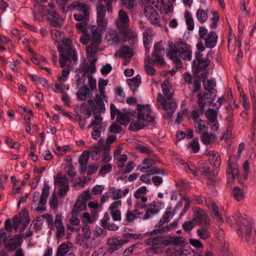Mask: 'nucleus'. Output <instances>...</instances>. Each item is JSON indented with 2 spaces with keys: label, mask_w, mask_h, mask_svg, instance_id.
Listing matches in <instances>:
<instances>
[{
  "label": "nucleus",
  "mask_w": 256,
  "mask_h": 256,
  "mask_svg": "<svg viewBox=\"0 0 256 256\" xmlns=\"http://www.w3.org/2000/svg\"><path fill=\"white\" fill-rule=\"evenodd\" d=\"M192 48L190 45L185 42H176L174 44L170 42L167 54L168 57L171 60L178 68L183 66L181 59L190 60L192 58Z\"/></svg>",
  "instance_id": "obj_1"
},
{
  "label": "nucleus",
  "mask_w": 256,
  "mask_h": 256,
  "mask_svg": "<svg viewBox=\"0 0 256 256\" xmlns=\"http://www.w3.org/2000/svg\"><path fill=\"white\" fill-rule=\"evenodd\" d=\"M164 94L166 99L160 93L157 96V104L158 107L168 112L166 117L170 118L176 108V104L175 102L172 100V94L170 92V86L168 81H164L162 85Z\"/></svg>",
  "instance_id": "obj_2"
},
{
  "label": "nucleus",
  "mask_w": 256,
  "mask_h": 256,
  "mask_svg": "<svg viewBox=\"0 0 256 256\" xmlns=\"http://www.w3.org/2000/svg\"><path fill=\"white\" fill-rule=\"evenodd\" d=\"M57 48L60 55L59 62L62 68L66 66L67 62L77 61L76 50L72 47L70 38L62 39L61 44L57 46Z\"/></svg>",
  "instance_id": "obj_3"
},
{
  "label": "nucleus",
  "mask_w": 256,
  "mask_h": 256,
  "mask_svg": "<svg viewBox=\"0 0 256 256\" xmlns=\"http://www.w3.org/2000/svg\"><path fill=\"white\" fill-rule=\"evenodd\" d=\"M137 120L132 122L129 126V130L132 131H138L148 122H153L154 118L151 115L152 111L150 106L148 104H137Z\"/></svg>",
  "instance_id": "obj_4"
},
{
  "label": "nucleus",
  "mask_w": 256,
  "mask_h": 256,
  "mask_svg": "<svg viewBox=\"0 0 256 256\" xmlns=\"http://www.w3.org/2000/svg\"><path fill=\"white\" fill-rule=\"evenodd\" d=\"M195 59L192 62L193 74L196 76L200 72H202L198 76V78L204 80L208 76V72L206 69L210 64V60L208 57L204 58L203 54L198 52L195 53Z\"/></svg>",
  "instance_id": "obj_5"
},
{
  "label": "nucleus",
  "mask_w": 256,
  "mask_h": 256,
  "mask_svg": "<svg viewBox=\"0 0 256 256\" xmlns=\"http://www.w3.org/2000/svg\"><path fill=\"white\" fill-rule=\"evenodd\" d=\"M238 234L246 242L252 244L256 237V230L251 222L247 218H242V220L238 230Z\"/></svg>",
  "instance_id": "obj_6"
},
{
  "label": "nucleus",
  "mask_w": 256,
  "mask_h": 256,
  "mask_svg": "<svg viewBox=\"0 0 256 256\" xmlns=\"http://www.w3.org/2000/svg\"><path fill=\"white\" fill-rule=\"evenodd\" d=\"M67 8L70 12H76L74 14L76 20H85L89 16L90 8L88 6L79 1H74L67 6Z\"/></svg>",
  "instance_id": "obj_7"
},
{
  "label": "nucleus",
  "mask_w": 256,
  "mask_h": 256,
  "mask_svg": "<svg viewBox=\"0 0 256 256\" xmlns=\"http://www.w3.org/2000/svg\"><path fill=\"white\" fill-rule=\"evenodd\" d=\"M142 165L138 166V168L142 172L150 173L151 174H164V170L160 169L153 164L152 159L146 158L144 160Z\"/></svg>",
  "instance_id": "obj_8"
},
{
  "label": "nucleus",
  "mask_w": 256,
  "mask_h": 256,
  "mask_svg": "<svg viewBox=\"0 0 256 256\" xmlns=\"http://www.w3.org/2000/svg\"><path fill=\"white\" fill-rule=\"evenodd\" d=\"M235 158V156H231L228 160L226 175L228 182H232L239 176V169Z\"/></svg>",
  "instance_id": "obj_9"
},
{
  "label": "nucleus",
  "mask_w": 256,
  "mask_h": 256,
  "mask_svg": "<svg viewBox=\"0 0 256 256\" xmlns=\"http://www.w3.org/2000/svg\"><path fill=\"white\" fill-rule=\"evenodd\" d=\"M145 243L148 246H152V250L154 254H157L160 252V248L157 246L161 244L164 246L170 244V240H164L162 236H156L151 237L145 240Z\"/></svg>",
  "instance_id": "obj_10"
},
{
  "label": "nucleus",
  "mask_w": 256,
  "mask_h": 256,
  "mask_svg": "<svg viewBox=\"0 0 256 256\" xmlns=\"http://www.w3.org/2000/svg\"><path fill=\"white\" fill-rule=\"evenodd\" d=\"M164 48L161 46V44L157 42L154 46V50L152 54V58H148V63L156 64H163L164 60L162 56V53L164 52Z\"/></svg>",
  "instance_id": "obj_11"
},
{
  "label": "nucleus",
  "mask_w": 256,
  "mask_h": 256,
  "mask_svg": "<svg viewBox=\"0 0 256 256\" xmlns=\"http://www.w3.org/2000/svg\"><path fill=\"white\" fill-rule=\"evenodd\" d=\"M145 16L150 22L156 26H160V18L157 12L151 6H148L144 9Z\"/></svg>",
  "instance_id": "obj_12"
},
{
  "label": "nucleus",
  "mask_w": 256,
  "mask_h": 256,
  "mask_svg": "<svg viewBox=\"0 0 256 256\" xmlns=\"http://www.w3.org/2000/svg\"><path fill=\"white\" fill-rule=\"evenodd\" d=\"M116 26L120 31H123L130 26V19L127 13L122 10L118 12V16L116 20Z\"/></svg>",
  "instance_id": "obj_13"
},
{
  "label": "nucleus",
  "mask_w": 256,
  "mask_h": 256,
  "mask_svg": "<svg viewBox=\"0 0 256 256\" xmlns=\"http://www.w3.org/2000/svg\"><path fill=\"white\" fill-rule=\"evenodd\" d=\"M20 236L17 234L13 238L4 237L3 239L4 246L6 249L12 251L22 244Z\"/></svg>",
  "instance_id": "obj_14"
},
{
  "label": "nucleus",
  "mask_w": 256,
  "mask_h": 256,
  "mask_svg": "<svg viewBox=\"0 0 256 256\" xmlns=\"http://www.w3.org/2000/svg\"><path fill=\"white\" fill-rule=\"evenodd\" d=\"M192 220L197 224L202 226L210 224L208 215L200 208H197L196 210Z\"/></svg>",
  "instance_id": "obj_15"
},
{
  "label": "nucleus",
  "mask_w": 256,
  "mask_h": 256,
  "mask_svg": "<svg viewBox=\"0 0 256 256\" xmlns=\"http://www.w3.org/2000/svg\"><path fill=\"white\" fill-rule=\"evenodd\" d=\"M202 80L204 82V88L206 90L205 92H208L209 94L212 96L210 100H208V102L211 104L216 96V90L214 88L216 86V82L211 80L205 82V79L204 80Z\"/></svg>",
  "instance_id": "obj_16"
},
{
  "label": "nucleus",
  "mask_w": 256,
  "mask_h": 256,
  "mask_svg": "<svg viewBox=\"0 0 256 256\" xmlns=\"http://www.w3.org/2000/svg\"><path fill=\"white\" fill-rule=\"evenodd\" d=\"M126 240H120L118 238H110L107 241V244L109 246L108 250L109 252H112L118 249L126 242Z\"/></svg>",
  "instance_id": "obj_17"
},
{
  "label": "nucleus",
  "mask_w": 256,
  "mask_h": 256,
  "mask_svg": "<svg viewBox=\"0 0 256 256\" xmlns=\"http://www.w3.org/2000/svg\"><path fill=\"white\" fill-rule=\"evenodd\" d=\"M106 38L108 41H112L116 44L122 43L126 41L125 38H124L118 32L113 30H111L108 32Z\"/></svg>",
  "instance_id": "obj_18"
},
{
  "label": "nucleus",
  "mask_w": 256,
  "mask_h": 256,
  "mask_svg": "<svg viewBox=\"0 0 256 256\" xmlns=\"http://www.w3.org/2000/svg\"><path fill=\"white\" fill-rule=\"evenodd\" d=\"M160 211L159 206L156 204L155 202H152L148 204V206L146 208V212L143 216L144 220H147L156 214H158Z\"/></svg>",
  "instance_id": "obj_19"
},
{
  "label": "nucleus",
  "mask_w": 256,
  "mask_h": 256,
  "mask_svg": "<svg viewBox=\"0 0 256 256\" xmlns=\"http://www.w3.org/2000/svg\"><path fill=\"white\" fill-rule=\"evenodd\" d=\"M122 34H123L124 38L130 42V44H134L137 41V34L136 32L129 28L123 31H120Z\"/></svg>",
  "instance_id": "obj_20"
},
{
  "label": "nucleus",
  "mask_w": 256,
  "mask_h": 256,
  "mask_svg": "<svg viewBox=\"0 0 256 256\" xmlns=\"http://www.w3.org/2000/svg\"><path fill=\"white\" fill-rule=\"evenodd\" d=\"M199 173L202 176L206 177L208 179L207 183L208 184H213L216 176L214 172L211 171L209 168L206 166L204 167L202 170H198Z\"/></svg>",
  "instance_id": "obj_21"
},
{
  "label": "nucleus",
  "mask_w": 256,
  "mask_h": 256,
  "mask_svg": "<svg viewBox=\"0 0 256 256\" xmlns=\"http://www.w3.org/2000/svg\"><path fill=\"white\" fill-rule=\"evenodd\" d=\"M141 214L138 212V209L133 210H128L125 214V220L124 223L125 225L130 224Z\"/></svg>",
  "instance_id": "obj_22"
},
{
  "label": "nucleus",
  "mask_w": 256,
  "mask_h": 256,
  "mask_svg": "<svg viewBox=\"0 0 256 256\" xmlns=\"http://www.w3.org/2000/svg\"><path fill=\"white\" fill-rule=\"evenodd\" d=\"M202 142L206 146H212L214 143L216 137L212 133H208L207 131L204 132L200 137Z\"/></svg>",
  "instance_id": "obj_23"
},
{
  "label": "nucleus",
  "mask_w": 256,
  "mask_h": 256,
  "mask_svg": "<svg viewBox=\"0 0 256 256\" xmlns=\"http://www.w3.org/2000/svg\"><path fill=\"white\" fill-rule=\"evenodd\" d=\"M204 40L206 46L208 48H212L216 44L218 36L216 32H211Z\"/></svg>",
  "instance_id": "obj_24"
},
{
  "label": "nucleus",
  "mask_w": 256,
  "mask_h": 256,
  "mask_svg": "<svg viewBox=\"0 0 256 256\" xmlns=\"http://www.w3.org/2000/svg\"><path fill=\"white\" fill-rule=\"evenodd\" d=\"M210 224L202 226L197 230L196 233L200 239L206 240L210 236Z\"/></svg>",
  "instance_id": "obj_25"
},
{
  "label": "nucleus",
  "mask_w": 256,
  "mask_h": 256,
  "mask_svg": "<svg viewBox=\"0 0 256 256\" xmlns=\"http://www.w3.org/2000/svg\"><path fill=\"white\" fill-rule=\"evenodd\" d=\"M92 92L86 85L80 88L76 92V96L78 100H84L87 97H89Z\"/></svg>",
  "instance_id": "obj_26"
},
{
  "label": "nucleus",
  "mask_w": 256,
  "mask_h": 256,
  "mask_svg": "<svg viewBox=\"0 0 256 256\" xmlns=\"http://www.w3.org/2000/svg\"><path fill=\"white\" fill-rule=\"evenodd\" d=\"M128 114H124L119 110L118 116H117L116 120L118 122L120 123L121 125H126L130 122L129 116L128 114L131 116H134L136 114V112H132V113L128 112Z\"/></svg>",
  "instance_id": "obj_27"
},
{
  "label": "nucleus",
  "mask_w": 256,
  "mask_h": 256,
  "mask_svg": "<svg viewBox=\"0 0 256 256\" xmlns=\"http://www.w3.org/2000/svg\"><path fill=\"white\" fill-rule=\"evenodd\" d=\"M89 31H90L92 35L90 36V40L96 44H100L102 40V36L98 30V28L96 26H92L90 27Z\"/></svg>",
  "instance_id": "obj_28"
},
{
  "label": "nucleus",
  "mask_w": 256,
  "mask_h": 256,
  "mask_svg": "<svg viewBox=\"0 0 256 256\" xmlns=\"http://www.w3.org/2000/svg\"><path fill=\"white\" fill-rule=\"evenodd\" d=\"M207 207L211 210L214 218H217L219 222H222V218L218 211V207L214 202H208Z\"/></svg>",
  "instance_id": "obj_29"
},
{
  "label": "nucleus",
  "mask_w": 256,
  "mask_h": 256,
  "mask_svg": "<svg viewBox=\"0 0 256 256\" xmlns=\"http://www.w3.org/2000/svg\"><path fill=\"white\" fill-rule=\"evenodd\" d=\"M50 194V186L44 183L42 190L41 196L40 198L39 204L44 206L47 202V198Z\"/></svg>",
  "instance_id": "obj_30"
},
{
  "label": "nucleus",
  "mask_w": 256,
  "mask_h": 256,
  "mask_svg": "<svg viewBox=\"0 0 256 256\" xmlns=\"http://www.w3.org/2000/svg\"><path fill=\"white\" fill-rule=\"evenodd\" d=\"M143 42L144 46L147 48L152 40L153 32L150 28H146L143 34Z\"/></svg>",
  "instance_id": "obj_31"
},
{
  "label": "nucleus",
  "mask_w": 256,
  "mask_h": 256,
  "mask_svg": "<svg viewBox=\"0 0 256 256\" xmlns=\"http://www.w3.org/2000/svg\"><path fill=\"white\" fill-rule=\"evenodd\" d=\"M174 214V213L172 211L171 208H168L167 210L164 214L162 218L159 220L157 224V226L158 227H161L165 223H168L169 222V219L170 218H172Z\"/></svg>",
  "instance_id": "obj_32"
},
{
  "label": "nucleus",
  "mask_w": 256,
  "mask_h": 256,
  "mask_svg": "<svg viewBox=\"0 0 256 256\" xmlns=\"http://www.w3.org/2000/svg\"><path fill=\"white\" fill-rule=\"evenodd\" d=\"M128 84L134 92H136L141 83V77L139 75L128 80Z\"/></svg>",
  "instance_id": "obj_33"
},
{
  "label": "nucleus",
  "mask_w": 256,
  "mask_h": 256,
  "mask_svg": "<svg viewBox=\"0 0 256 256\" xmlns=\"http://www.w3.org/2000/svg\"><path fill=\"white\" fill-rule=\"evenodd\" d=\"M208 10H204L199 8L196 12V16L200 24L204 23L208 18Z\"/></svg>",
  "instance_id": "obj_34"
},
{
  "label": "nucleus",
  "mask_w": 256,
  "mask_h": 256,
  "mask_svg": "<svg viewBox=\"0 0 256 256\" xmlns=\"http://www.w3.org/2000/svg\"><path fill=\"white\" fill-rule=\"evenodd\" d=\"M134 55L133 49L126 46H122L120 54L122 58H130Z\"/></svg>",
  "instance_id": "obj_35"
},
{
  "label": "nucleus",
  "mask_w": 256,
  "mask_h": 256,
  "mask_svg": "<svg viewBox=\"0 0 256 256\" xmlns=\"http://www.w3.org/2000/svg\"><path fill=\"white\" fill-rule=\"evenodd\" d=\"M226 122H227V127L226 132L224 133V136L228 138L232 130V128L234 126L233 124V115L232 114H228V116L226 117Z\"/></svg>",
  "instance_id": "obj_36"
},
{
  "label": "nucleus",
  "mask_w": 256,
  "mask_h": 256,
  "mask_svg": "<svg viewBox=\"0 0 256 256\" xmlns=\"http://www.w3.org/2000/svg\"><path fill=\"white\" fill-rule=\"evenodd\" d=\"M194 128L196 132L200 134L202 130L208 131V127L206 126L203 120L199 119L194 122Z\"/></svg>",
  "instance_id": "obj_37"
},
{
  "label": "nucleus",
  "mask_w": 256,
  "mask_h": 256,
  "mask_svg": "<svg viewBox=\"0 0 256 256\" xmlns=\"http://www.w3.org/2000/svg\"><path fill=\"white\" fill-rule=\"evenodd\" d=\"M86 50L88 60H97L95 58L96 54L97 52V46L96 44H92L88 46Z\"/></svg>",
  "instance_id": "obj_38"
},
{
  "label": "nucleus",
  "mask_w": 256,
  "mask_h": 256,
  "mask_svg": "<svg viewBox=\"0 0 256 256\" xmlns=\"http://www.w3.org/2000/svg\"><path fill=\"white\" fill-rule=\"evenodd\" d=\"M184 16L188 29L190 30H192L194 28V22L191 13L186 10L184 14Z\"/></svg>",
  "instance_id": "obj_39"
},
{
  "label": "nucleus",
  "mask_w": 256,
  "mask_h": 256,
  "mask_svg": "<svg viewBox=\"0 0 256 256\" xmlns=\"http://www.w3.org/2000/svg\"><path fill=\"white\" fill-rule=\"evenodd\" d=\"M88 20V18H86L85 20H79L78 21L81 22L76 24V28L80 32L82 33L88 32L90 26L86 27L87 21Z\"/></svg>",
  "instance_id": "obj_40"
},
{
  "label": "nucleus",
  "mask_w": 256,
  "mask_h": 256,
  "mask_svg": "<svg viewBox=\"0 0 256 256\" xmlns=\"http://www.w3.org/2000/svg\"><path fill=\"white\" fill-rule=\"evenodd\" d=\"M217 112L214 109H208L205 114L206 118L210 122H214L217 120Z\"/></svg>",
  "instance_id": "obj_41"
},
{
  "label": "nucleus",
  "mask_w": 256,
  "mask_h": 256,
  "mask_svg": "<svg viewBox=\"0 0 256 256\" xmlns=\"http://www.w3.org/2000/svg\"><path fill=\"white\" fill-rule=\"evenodd\" d=\"M232 194L234 199L240 202L244 199V190L238 187H234L232 190Z\"/></svg>",
  "instance_id": "obj_42"
},
{
  "label": "nucleus",
  "mask_w": 256,
  "mask_h": 256,
  "mask_svg": "<svg viewBox=\"0 0 256 256\" xmlns=\"http://www.w3.org/2000/svg\"><path fill=\"white\" fill-rule=\"evenodd\" d=\"M94 120H92L90 124L88 125V128H94V126H102V118L100 116V114H98L96 113H94Z\"/></svg>",
  "instance_id": "obj_43"
},
{
  "label": "nucleus",
  "mask_w": 256,
  "mask_h": 256,
  "mask_svg": "<svg viewBox=\"0 0 256 256\" xmlns=\"http://www.w3.org/2000/svg\"><path fill=\"white\" fill-rule=\"evenodd\" d=\"M69 246L66 243L61 244L58 248L56 256H64L68 252Z\"/></svg>",
  "instance_id": "obj_44"
},
{
  "label": "nucleus",
  "mask_w": 256,
  "mask_h": 256,
  "mask_svg": "<svg viewBox=\"0 0 256 256\" xmlns=\"http://www.w3.org/2000/svg\"><path fill=\"white\" fill-rule=\"evenodd\" d=\"M209 95L208 92H204L202 94V93H200L198 95V108L202 109V110L204 109V106H206V100L205 98L206 96H208Z\"/></svg>",
  "instance_id": "obj_45"
},
{
  "label": "nucleus",
  "mask_w": 256,
  "mask_h": 256,
  "mask_svg": "<svg viewBox=\"0 0 256 256\" xmlns=\"http://www.w3.org/2000/svg\"><path fill=\"white\" fill-rule=\"evenodd\" d=\"M90 152L88 150H85L79 158V162L80 166H86L88 163V158Z\"/></svg>",
  "instance_id": "obj_46"
},
{
  "label": "nucleus",
  "mask_w": 256,
  "mask_h": 256,
  "mask_svg": "<svg viewBox=\"0 0 256 256\" xmlns=\"http://www.w3.org/2000/svg\"><path fill=\"white\" fill-rule=\"evenodd\" d=\"M188 147L191 149L194 153H196L200 150V144L198 138H195L194 140L188 144Z\"/></svg>",
  "instance_id": "obj_47"
},
{
  "label": "nucleus",
  "mask_w": 256,
  "mask_h": 256,
  "mask_svg": "<svg viewBox=\"0 0 256 256\" xmlns=\"http://www.w3.org/2000/svg\"><path fill=\"white\" fill-rule=\"evenodd\" d=\"M70 150L69 146H56V150L54 152L55 154L58 156H62L66 154Z\"/></svg>",
  "instance_id": "obj_48"
},
{
  "label": "nucleus",
  "mask_w": 256,
  "mask_h": 256,
  "mask_svg": "<svg viewBox=\"0 0 256 256\" xmlns=\"http://www.w3.org/2000/svg\"><path fill=\"white\" fill-rule=\"evenodd\" d=\"M112 198L114 200H118L122 196V191L120 189H116L114 188H110V192Z\"/></svg>",
  "instance_id": "obj_49"
},
{
  "label": "nucleus",
  "mask_w": 256,
  "mask_h": 256,
  "mask_svg": "<svg viewBox=\"0 0 256 256\" xmlns=\"http://www.w3.org/2000/svg\"><path fill=\"white\" fill-rule=\"evenodd\" d=\"M100 2V4L97 6V16H105L106 6L103 4V2Z\"/></svg>",
  "instance_id": "obj_50"
},
{
  "label": "nucleus",
  "mask_w": 256,
  "mask_h": 256,
  "mask_svg": "<svg viewBox=\"0 0 256 256\" xmlns=\"http://www.w3.org/2000/svg\"><path fill=\"white\" fill-rule=\"evenodd\" d=\"M69 66H70V64H68V66L66 65V66L64 67V68L62 70V75L58 78L59 81L60 82H64L66 80L67 77L69 75L70 72Z\"/></svg>",
  "instance_id": "obj_51"
},
{
  "label": "nucleus",
  "mask_w": 256,
  "mask_h": 256,
  "mask_svg": "<svg viewBox=\"0 0 256 256\" xmlns=\"http://www.w3.org/2000/svg\"><path fill=\"white\" fill-rule=\"evenodd\" d=\"M88 240L85 238L84 236L78 234L76 235V241L77 244H80V246H84L86 248H88V246L86 243V242Z\"/></svg>",
  "instance_id": "obj_52"
},
{
  "label": "nucleus",
  "mask_w": 256,
  "mask_h": 256,
  "mask_svg": "<svg viewBox=\"0 0 256 256\" xmlns=\"http://www.w3.org/2000/svg\"><path fill=\"white\" fill-rule=\"evenodd\" d=\"M102 130V126H94L92 128V138L97 140L100 136L101 132Z\"/></svg>",
  "instance_id": "obj_53"
},
{
  "label": "nucleus",
  "mask_w": 256,
  "mask_h": 256,
  "mask_svg": "<svg viewBox=\"0 0 256 256\" xmlns=\"http://www.w3.org/2000/svg\"><path fill=\"white\" fill-rule=\"evenodd\" d=\"M94 100L96 104L99 106L100 112H104L105 111V106L102 98L96 94Z\"/></svg>",
  "instance_id": "obj_54"
},
{
  "label": "nucleus",
  "mask_w": 256,
  "mask_h": 256,
  "mask_svg": "<svg viewBox=\"0 0 256 256\" xmlns=\"http://www.w3.org/2000/svg\"><path fill=\"white\" fill-rule=\"evenodd\" d=\"M112 170V166L110 164H107L102 166L99 170V174L100 176H104L106 174L109 173Z\"/></svg>",
  "instance_id": "obj_55"
},
{
  "label": "nucleus",
  "mask_w": 256,
  "mask_h": 256,
  "mask_svg": "<svg viewBox=\"0 0 256 256\" xmlns=\"http://www.w3.org/2000/svg\"><path fill=\"white\" fill-rule=\"evenodd\" d=\"M204 112V110H202L201 108L196 107L192 111L191 116L194 121L198 120V118L200 116V115L202 114Z\"/></svg>",
  "instance_id": "obj_56"
},
{
  "label": "nucleus",
  "mask_w": 256,
  "mask_h": 256,
  "mask_svg": "<svg viewBox=\"0 0 256 256\" xmlns=\"http://www.w3.org/2000/svg\"><path fill=\"white\" fill-rule=\"evenodd\" d=\"M109 130L111 133L118 134L122 130V126L116 122L112 124L109 128Z\"/></svg>",
  "instance_id": "obj_57"
},
{
  "label": "nucleus",
  "mask_w": 256,
  "mask_h": 256,
  "mask_svg": "<svg viewBox=\"0 0 256 256\" xmlns=\"http://www.w3.org/2000/svg\"><path fill=\"white\" fill-rule=\"evenodd\" d=\"M87 77L88 79V86L90 88V90L91 92L96 90V80L94 79L91 74H88Z\"/></svg>",
  "instance_id": "obj_58"
},
{
  "label": "nucleus",
  "mask_w": 256,
  "mask_h": 256,
  "mask_svg": "<svg viewBox=\"0 0 256 256\" xmlns=\"http://www.w3.org/2000/svg\"><path fill=\"white\" fill-rule=\"evenodd\" d=\"M212 23L210 25L212 28H216L218 26L219 20V15L216 12H212Z\"/></svg>",
  "instance_id": "obj_59"
},
{
  "label": "nucleus",
  "mask_w": 256,
  "mask_h": 256,
  "mask_svg": "<svg viewBox=\"0 0 256 256\" xmlns=\"http://www.w3.org/2000/svg\"><path fill=\"white\" fill-rule=\"evenodd\" d=\"M47 19L50 24L54 27L60 26L62 24V18L61 20H58L54 18H48Z\"/></svg>",
  "instance_id": "obj_60"
},
{
  "label": "nucleus",
  "mask_w": 256,
  "mask_h": 256,
  "mask_svg": "<svg viewBox=\"0 0 256 256\" xmlns=\"http://www.w3.org/2000/svg\"><path fill=\"white\" fill-rule=\"evenodd\" d=\"M110 215L114 221H120L121 220V212L120 210H111Z\"/></svg>",
  "instance_id": "obj_61"
},
{
  "label": "nucleus",
  "mask_w": 256,
  "mask_h": 256,
  "mask_svg": "<svg viewBox=\"0 0 256 256\" xmlns=\"http://www.w3.org/2000/svg\"><path fill=\"white\" fill-rule=\"evenodd\" d=\"M82 230L84 237L86 239H90L92 234L90 226L86 225L82 227Z\"/></svg>",
  "instance_id": "obj_62"
},
{
  "label": "nucleus",
  "mask_w": 256,
  "mask_h": 256,
  "mask_svg": "<svg viewBox=\"0 0 256 256\" xmlns=\"http://www.w3.org/2000/svg\"><path fill=\"white\" fill-rule=\"evenodd\" d=\"M90 40V34L89 33V32H84L83 33V34L82 36L80 38V42L81 43H82L83 44H87Z\"/></svg>",
  "instance_id": "obj_63"
},
{
  "label": "nucleus",
  "mask_w": 256,
  "mask_h": 256,
  "mask_svg": "<svg viewBox=\"0 0 256 256\" xmlns=\"http://www.w3.org/2000/svg\"><path fill=\"white\" fill-rule=\"evenodd\" d=\"M220 256H232V254H230L228 250V245L224 244L222 247Z\"/></svg>",
  "instance_id": "obj_64"
}]
</instances>
